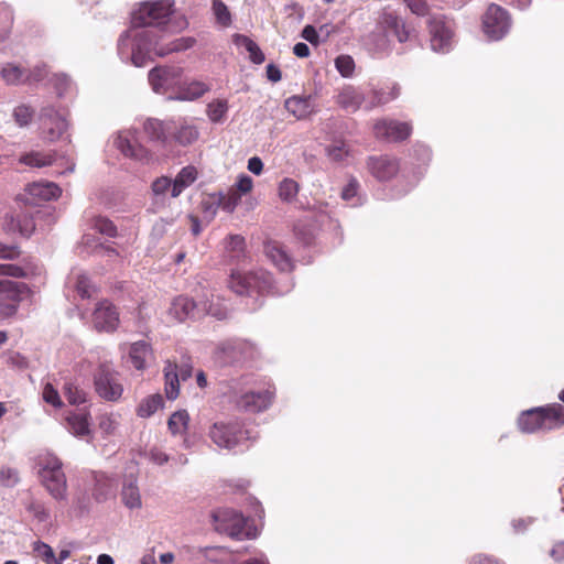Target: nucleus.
<instances>
[{"label":"nucleus","instance_id":"nucleus-1","mask_svg":"<svg viewBox=\"0 0 564 564\" xmlns=\"http://www.w3.org/2000/svg\"><path fill=\"white\" fill-rule=\"evenodd\" d=\"M174 12L173 0L148 1L132 13V26L122 32L118 39L117 51L120 59L135 67H143L154 57H163L171 53L183 52L194 46L195 39L183 36L166 41L164 34L154 29L165 24Z\"/></svg>","mask_w":564,"mask_h":564},{"label":"nucleus","instance_id":"nucleus-2","mask_svg":"<svg viewBox=\"0 0 564 564\" xmlns=\"http://www.w3.org/2000/svg\"><path fill=\"white\" fill-rule=\"evenodd\" d=\"M229 288L238 295L254 300L269 293H283L273 286L271 274L262 269L257 271L234 270L230 274Z\"/></svg>","mask_w":564,"mask_h":564},{"label":"nucleus","instance_id":"nucleus-3","mask_svg":"<svg viewBox=\"0 0 564 564\" xmlns=\"http://www.w3.org/2000/svg\"><path fill=\"white\" fill-rule=\"evenodd\" d=\"M563 425L564 405L560 403L523 411L518 419V426L523 433L546 432Z\"/></svg>","mask_w":564,"mask_h":564},{"label":"nucleus","instance_id":"nucleus-4","mask_svg":"<svg viewBox=\"0 0 564 564\" xmlns=\"http://www.w3.org/2000/svg\"><path fill=\"white\" fill-rule=\"evenodd\" d=\"M209 440L220 449L232 451L247 446L251 433L237 420L215 421L208 429Z\"/></svg>","mask_w":564,"mask_h":564},{"label":"nucleus","instance_id":"nucleus-5","mask_svg":"<svg viewBox=\"0 0 564 564\" xmlns=\"http://www.w3.org/2000/svg\"><path fill=\"white\" fill-rule=\"evenodd\" d=\"M37 466L41 484L55 500H64L67 481L61 459L54 454L46 453L39 457Z\"/></svg>","mask_w":564,"mask_h":564},{"label":"nucleus","instance_id":"nucleus-6","mask_svg":"<svg viewBox=\"0 0 564 564\" xmlns=\"http://www.w3.org/2000/svg\"><path fill=\"white\" fill-rule=\"evenodd\" d=\"M213 519L216 531L231 539H254L258 535L257 528L250 523L249 519L236 510L228 508L219 509L213 513Z\"/></svg>","mask_w":564,"mask_h":564},{"label":"nucleus","instance_id":"nucleus-7","mask_svg":"<svg viewBox=\"0 0 564 564\" xmlns=\"http://www.w3.org/2000/svg\"><path fill=\"white\" fill-rule=\"evenodd\" d=\"M249 380L247 378L235 382L231 387V401L237 409L246 412L258 413L265 411L272 403L274 390L271 387L259 391L245 390L242 384H247Z\"/></svg>","mask_w":564,"mask_h":564},{"label":"nucleus","instance_id":"nucleus-8","mask_svg":"<svg viewBox=\"0 0 564 564\" xmlns=\"http://www.w3.org/2000/svg\"><path fill=\"white\" fill-rule=\"evenodd\" d=\"M430 47L437 54H447L456 44L455 22L444 14H432L427 20Z\"/></svg>","mask_w":564,"mask_h":564},{"label":"nucleus","instance_id":"nucleus-9","mask_svg":"<svg viewBox=\"0 0 564 564\" xmlns=\"http://www.w3.org/2000/svg\"><path fill=\"white\" fill-rule=\"evenodd\" d=\"M366 166L369 174L380 183H388L395 177H398V181H400L401 175L404 173L401 172L400 160L389 154L369 156L367 159ZM401 187V183L398 182L394 197L402 196L398 194Z\"/></svg>","mask_w":564,"mask_h":564},{"label":"nucleus","instance_id":"nucleus-10","mask_svg":"<svg viewBox=\"0 0 564 564\" xmlns=\"http://www.w3.org/2000/svg\"><path fill=\"white\" fill-rule=\"evenodd\" d=\"M512 25L511 15L499 4L488 6L481 19V29L489 41H500L509 32Z\"/></svg>","mask_w":564,"mask_h":564},{"label":"nucleus","instance_id":"nucleus-11","mask_svg":"<svg viewBox=\"0 0 564 564\" xmlns=\"http://www.w3.org/2000/svg\"><path fill=\"white\" fill-rule=\"evenodd\" d=\"M410 156L412 160L411 163L414 165V170L411 174L403 173L401 175L399 182L402 187L398 192L399 195H406L419 184L432 160V151L427 145L416 143L412 147Z\"/></svg>","mask_w":564,"mask_h":564},{"label":"nucleus","instance_id":"nucleus-12","mask_svg":"<svg viewBox=\"0 0 564 564\" xmlns=\"http://www.w3.org/2000/svg\"><path fill=\"white\" fill-rule=\"evenodd\" d=\"M113 147L124 156L140 164H150L154 158L138 142L137 129H123L113 135Z\"/></svg>","mask_w":564,"mask_h":564},{"label":"nucleus","instance_id":"nucleus-13","mask_svg":"<svg viewBox=\"0 0 564 564\" xmlns=\"http://www.w3.org/2000/svg\"><path fill=\"white\" fill-rule=\"evenodd\" d=\"M97 394L106 401L116 402L123 393V386L119 380V373L108 364H102L94 377Z\"/></svg>","mask_w":564,"mask_h":564},{"label":"nucleus","instance_id":"nucleus-14","mask_svg":"<svg viewBox=\"0 0 564 564\" xmlns=\"http://www.w3.org/2000/svg\"><path fill=\"white\" fill-rule=\"evenodd\" d=\"M379 30L380 32L378 34L372 35L377 52H387L389 50V40L383 33L386 30L391 31L400 43L406 42L410 37V32L405 28L404 21L392 12H383L379 23Z\"/></svg>","mask_w":564,"mask_h":564},{"label":"nucleus","instance_id":"nucleus-15","mask_svg":"<svg viewBox=\"0 0 564 564\" xmlns=\"http://www.w3.org/2000/svg\"><path fill=\"white\" fill-rule=\"evenodd\" d=\"M182 75V67L167 65L156 66L149 72L148 79L155 94H166L181 86Z\"/></svg>","mask_w":564,"mask_h":564},{"label":"nucleus","instance_id":"nucleus-16","mask_svg":"<svg viewBox=\"0 0 564 564\" xmlns=\"http://www.w3.org/2000/svg\"><path fill=\"white\" fill-rule=\"evenodd\" d=\"M373 133L377 139L387 142H401L412 133V124L408 121L383 118L373 124Z\"/></svg>","mask_w":564,"mask_h":564},{"label":"nucleus","instance_id":"nucleus-17","mask_svg":"<svg viewBox=\"0 0 564 564\" xmlns=\"http://www.w3.org/2000/svg\"><path fill=\"white\" fill-rule=\"evenodd\" d=\"M40 119L44 139L50 142L58 140L68 128L66 115L52 106L42 108Z\"/></svg>","mask_w":564,"mask_h":564},{"label":"nucleus","instance_id":"nucleus-18","mask_svg":"<svg viewBox=\"0 0 564 564\" xmlns=\"http://www.w3.org/2000/svg\"><path fill=\"white\" fill-rule=\"evenodd\" d=\"M88 229L93 230L94 234L86 232L83 236V245L84 247H104V242L101 241H93L90 237H93L95 234H99L104 237L105 242L109 241L110 239L115 238H121L122 234L118 230L116 225L108 218L104 216H91L88 219L87 223Z\"/></svg>","mask_w":564,"mask_h":564},{"label":"nucleus","instance_id":"nucleus-19","mask_svg":"<svg viewBox=\"0 0 564 564\" xmlns=\"http://www.w3.org/2000/svg\"><path fill=\"white\" fill-rule=\"evenodd\" d=\"M91 323L98 332H115L120 323L117 307L108 300L98 302L93 312Z\"/></svg>","mask_w":564,"mask_h":564},{"label":"nucleus","instance_id":"nucleus-20","mask_svg":"<svg viewBox=\"0 0 564 564\" xmlns=\"http://www.w3.org/2000/svg\"><path fill=\"white\" fill-rule=\"evenodd\" d=\"M0 77L10 86H20L30 83L32 79H41L39 69L32 72L30 68L15 62L3 63L0 68Z\"/></svg>","mask_w":564,"mask_h":564},{"label":"nucleus","instance_id":"nucleus-21","mask_svg":"<svg viewBox=\"0 0 564 564\" xmlns=\"http://www.w3.org/2000/svg\"><path fill=\"white\" fill-rule=\"evenodd\" d=\"M369 101V88L345 85L339 89L337 95V104L349 112H356Z\"/></svg>","mask_w":564,"mask_h":564},{"label":"nucleus","instance_id":"nucleus-22","mask_svg":"<svg viewBox=\"0 0 564 564\" xmlns=\"http://www.w3.org/2000/svg\"><path fill=\"white\" fill-rule=\"evenodd\" d=\"M202 315L200 302L196 303L188 296L180 295L175 297L167 311V316L172 322H185Z\"/></svg>","mask_w":564,"mask_h":564},{"label":"nucleus","instance_id":"nucleus-23","mask_svg":"<svg viewBox=\"0 0 564 564\" xmlns=\"http://www.w3.org/2000/svg\"><path fill=\"white\" fill-rule=\"evenodd\" d=\"M165 379V395L169 400H175L180 394V378L186 380L192 376V367L184 365L177 367L176 364L167 361L163 369Z\"/></svg>","mask_w":564,"mask_h":564},{"label":"nucleus","instance_id":"nucleus-24","mask_svg":"<svg viewBox=\"0 0 564 564\" xmlns=\"http://www.w3.org/2000/svg\"><path fill=\"white\" fill-rule=\"evenodd\" d=\"M127 361L138 371L148 368L149 362L154 358L153 349L147 340H138L124 345Z\"/></svg>","mask_w":564,"mask_h":564},{"label":"nucleus","instance_id":"nucleus-25","mask_svg":"<svg viewBox=\"0 0 564 564\" xmlns=\"http://www.w3.org/2000/svg\"><path fill=\"white\" fill-rule=\"evenodd\" d=\"M62 194L61 188L53 182H34L25 188V200L37 205L42 202L57 199Z\"/></svg>","mask_w":564,"mask_h":564},{"label":"nucleus","instance_id":"nucleus-26","mask_svg":"<svg viewBox=\"0 0 564 564\" xmlns=\"http://www.w3.org/2000/svg\"><path fill=\"white\" fill-rule=\"evenodd\" d=\"M223 350L226 352L228 358L235 362H248L254 360L260 354L256 344L245 339L227 341L224 344Z\"/></svg>","mask_w":564,"mask_h":564},{"label":"nucleus","instance_id":"nucleus-27","mask_svg":"<svg viewBox=\"0 0 564 564\" xmlns=\"http://www.w3.org/2000/svg\"><path fill=\"white\" fill-rule=\"evenodd\" d=\"M4 227L10 234L30 237L35 229V224L30 214L17 213L6 219Z\"/></svg>","mask_w":564,"mask_h":564},{"label":"nucleus","instance_id":"nucleus-28","mask_svg":"<svg viewBox=\"0 0 564 564\" xmlns=\"http://www.w3.org/2000/svg\"><path fill=\"white\" fill-rule=\"evenodd\" d=\"M31 295V290L25 283L8 279L0 280V300H7L20 304Z\"/></svg>","mask_w":564,"mask_h":564},{"label":"nucleus","instance_id":"nucleus-29","mask_svg":"<svg viewBox=\"0 0 564 564\" xmlns=\"http://www.w3.org/2000/svg\"><path fill=\"white\" fill-rule=\"evenodd\" d=\"M401 88L398 84L379 89L369 88V101H366V110L389 104L400 96Z\"/></svg>","mask_w":564,"mask_h":564},{"label":"nucleus","instance_id":"nucleus-30","mask_svg":"<svg viewBox=\"0 0 564 564\" xmlns=\"http://www.w3.org/2000/svg\"><path fill=\"white\" fill-rule=\"evenodd\" d=\"M122 423V415L120 412H104L97 416V429L104 438L118 436Z\"/></svg>","mask_w":564,"mask_h":564},{"label":"nucleus","instance_id":"nucleus-31","mask_svg":"<svg viewBox=\"0 0 564 564\" xmlns=\"http://www.w3.org/2000/svg\"><path fill=\"white\" fill-rule=\"evenodd\" d=\"M90 414L87 411L70 412L66 415V427L76 437H86L91 434Z\"/></svg>","mask_w":564,"mask_h":564},{"label":"nucleus","instance_id":"nucleus-32","mask_svg":"<svg viewBox=\"0 0 564 564\" xmlns=\"http://www.w3.org/2000/svg\"><path fill=\"white\" fill-rule=\"evenodd\" d=\"M286 110L297 119L307 117L314 108L311 96H292L285 100Z\"/></svg>","mask_w":564,"mask_h":564},{"label":"nucleus","instance_id":"nucleus-33","mask_svg":"<svg viewBox=\"0 0 564 564\" xmlns=\"http://www.w3.org/2000/svg\"><path fill=\"white\" fill-rule=\"evenodd\" d=\"M197 178V171L194 166L183 167L173 180L172 197H177L181 193L192 185Z\"/></svg>","mask_w":564,"mask_h":564},{"label":"nucleus","instance_id":"nucleus-34","mask_svg":"<svg viewBox=\"0 0 564 564\" xmlns=\"http://www.w3.org/2000/svg\"><path fill=\"white\" fill-rule=\"evenodd\" d=\"M163 405L164 400L160 393L150 394L140 401L135 413L139 417L148 419L162 409Z\"/></svg>","mask_w":564,"mask_h":564},{"label":"nucleus","instance_id":"nucleus-35","mask_svg":"<svg viewBox=\"0 0 564 564\" xmlns=\"http://www.w3.org/2000/svg\"><path fill=\"white\" fill-rule=\"evenodd\" d=\"M292 249H267L265 256L280 271H291L294 268Z\"/></svg>","mask_w":564,"mask_h":564},{"label":"nucleus","instance_id":"nucleus-36","mask_svg":"<svg viewBox=\"0 0 564 564\" xmlns=\"http://www.w3.org/2000/svg\"><path fill=\"white\" fill-rule=\"evenodd\" d=\"M180 91L176 96L170 97L171 100H195L202 97L205 93L210 90V87L198 80H194L184 87H178Z\"/></svg>","mask_w":564,"mask_h":564},{"label":"nucleus","instance_id":"nucleus-37","mask_svg":"<svg viewBox=\"0 0 564 564\" xmlns=\"http://www.w3.org/2000/svg\"><path fill=\"white\" fill-rule=\"evenodd\" d=\"M20 163L32 167H45L56 161L55 152L32 151L20 158Z\"/></svg>","mask_w":564,"mask_h":564},{"label":"nucleus","instance_id":"nucleus-38","mask_svg":"<svg viewBox=\"0 0 564 564\" xmlns=\"http://www.w3.org/2000/svg\"><path fill=\"white\" fill-rule=\"evenodd\" d=\"M143 131L151 141L165 142L166 131L170 129L163 121L148 118L142 123Z\"/></svg>","mask_w":564,"mask_h":564},{"label":"nucleus","instance_id":"nucleus-39","mask_svg":"<svg viewBox=\"0 0 564 564\" xmlns=\"http://www.w3.org/2000/svg\"><path fill=\"white\" fill-rule=\"evenodd\" d=\"M26 512L32 517L34 521L41 524L51 523V512L46 506L39 500L30 499L24 502Z\"/></svg>","mask_w":564,"mask_h":564},{"label":"nucleus","instance_id":"nucleus-40","mask_svg":"<svg viewBox=\"0 0 564 564\" xmlns=\"http://www.w3.org/2000/svg\"><path fill=\"white\" fill-rule=\"evenodd\" d=\"M189 425V414L186 410H178L171 414L167 421L169 431L173 435H184Z\"/></svg>","mask_w":564,"mask_h":564},{"label":"nucleus","instance_id":"nucleus-41","mask_svg":"<svg viewBox=\"0 0 564 564\" xmlns=\"http://www.w3.org/2000/svg\"><path fill=\"white\" fill-rule=\"evenodd\" d=\"M121 498L129 509H139L142 506L140 491L134 480H129L123 485Z\"/></svg>","mask_w":564,"mask_h":564},{"label":"nucleus","instance_id":"nucleus-42","mask_svg":"<svg viewBox=\"0 0 564 564\" xmlns=\"http://www.w3.org/2000/svg\"><path fill=\"white\" fill-rule=\"evenodd\" d=\"M326 155L333 162L343 163L349 158L350 150L344 140L337 139L326 147Z\"/></svg>","mask_w":564,"mask_h":564},{"label":"nucleus","instance_id":"nucleus-43","mask_svg":"<svg viewBox=\"0 0 564 564\" xmlns=\"http://www.w3.org/2000/svg\"><path fill=\"white\" fill-rule=\"evenodd\" d=\"M360 184L356 177H350L348 183L341 191V198L346 200L349 205L356 207L364 204V198L359 194Z\"/></svg>","mask_w":564,"mask_h":564},{"label":"nucleus","instance_id":"nucleus-44","mask_svg":"<svg viewBox=\"0 0 564 564\" xmlns=\"http://www.w3.org/2000/svg\"><path fill=\"white\" fill-rule=\"evenodd\" d=\"M206 560L219 564H229L232 562V553L224 546H209L200 550Z\"/></svg>","mask_w":564,"mask_h":564},{"label":"nucleus","instance_id":"nucleus-45","mask_svg":"<svg viewBox=\"0 0 564 564\" xmlns=\"http://www.w3.org/2000/svg\"><path fill=\"white\" fill-rule=\"evenodd\" d=\"M69 280H74L75 289L82 299H90L96 292V286L90 282L85 273L73 272Z\"/></svg>","mask_w":564,"mask_h":564},{"label":"nucleus","instance_id":"nucleus-46","mask_svg":"<svg viewBox=\"0 0 564 564\" xmlns=\"http://www.w3.org/2000/svg\"><path fill=\"white\" fill-rule=\"evenodd\" d=\"M236 44L243 47L249 53V58L254 64H261L264 62V54L256 42L245 35L236 36Z\"/></svg>","mask_w":564,"mask_h":564},{"label":"nucleus","instance_id":"nucleus-47","mask_svg":"<svg viewBox=\"0 0 564 564\" xmlns=\"http://www.w3.org/2000/svg\"><path fill=\"white\" fill-rule=\"evenodd\" d=\"M228 101L226 99H215L207 105L208 119L214 123H220L225 120L228 112Z\"/></svg>","mask_w":564,"mask_h":564},{"label":"nucleus","instance_id":"nucleus-48","mask_svg":"<svg viewBox=\"0 0 564 564\" xmlns=\"http://www.w3.org/2000/svg\"><path fill=\"white\" fill-rule=\"evenodd\" d=\"M64 395L72 405H80L87 401V392L74 382L65 383Z\"/></svg>","mask_w":564,"mask_h":564},{"label":"nucleus","instance_id":"nucleus-49","mask_svg":"<svg viewBox=\"0 0 564 564\" xmlns=\"http://www.w3.org/2000/svg\"><path fill=\"white\" fill-rule=\"evenodd\" d=\"M199 132L193 124L183 123L175 132L174 138L176 142L182 145H187L195 142L198 139Z\"/></svg>","mask_w":564,"mask_h":564},{"label":"nucleus","instance_id":"nucleus-50","mask_svg":"<svg viewBox=\"0 0 564 564\" xmlns=\"http://www.w3.org/2000/svg\"><path fill=\"white\" fill-rule=\"evenodd\" d=\"M299 189H300V186H299L297 182H295L292 178H288V177L283 178L280 182L279 188H278L279 197L283 202L291 203L296 197Z\"/></svg>","mask_w":564,"mask_h":564},{"label":"nucleus","instance_id":"nucleus-51","mask_svg":"<svg viewBox=\"0 0 564 564\" xmlns=\"http://www.w3.org/2000/svg\"><path fill=\"white\" fill-rule=\"evenodd\" d=\"M212 296V300H206V301H200V305H202V314L206 313V314H209L214 317H216L217 319H224L227 317L228 315V310L227 307L219 303V302H214V297L215 295L212 293L210 294Z\"/></svg>","mask_w":564,"mask_h":564},{"label":"nucleus","instance_id":"nucleus-52","mask_svg":"<svg viewBox=\"0 0 564 564\" xmlns=\"http://www.w3.org/2000/svg\"><path fill=\"white\" fill-rule=\"evenodd\" d=\"M33 551L45 564H59V561H56L53 549L48 544L36 541L33 543Z\"/></svg>","mask_w":564,"mask_h":564},{"label":"nucleus","instance_id":"nucleus-53","mask_svg":"<svg viewBox=\"0 0 564 564\" xmlns=\"http://www.w3.org/2000/svg\"><path fill=\"white\" fill-rule=\"evenodd\" d=\"M213 12L217 20V23H219L221 26H229L231 23V14L229 12L228 7L221 0H214L213 1Z\"/></svg>","mask_w":564,"mask_h":564},{"label":"nucleus","instance_id":"nucleus-54","mask_svg":"<svg viewBox=\"0 0 564 564\" xmlns=\"http://www.w3.org/2000/svg\"><path fill=\"white\" fill-rule=\"evenodd\" d=\"M335 67L343 77H351L355 72V61L350 55H339L335 59Z\"/></svg>","mask_w":564,"mask_h":564},{"label":"nucleus","instance_id":"nucleus-55","mask_svg":"<svg viewBox=\"0 0 564 564\" xmlns=\"http://www.w3.org/2000/svg\"><path fill=\"white\" fill-rule=\"evenodd\" d=\"M20 481L19 473L15 468L3 466L0 468V486L12 488Z\"/></svg>","mask_w":564,"mask_h":564},{"label":"nucleus","instance_id":"nucleus-56","mask_svg":"<svg viewBox=\"0 0 564 564\" xmlns=\"http://www.w3.org/2000/svg\"><path fill=\"white\" fill-rule=\"evenodd\" d=\"M53 86L59 97L73 90L74 84L66 74H56L53 78Z\"/></svg>","mask_w":564,"mask_h":564},{"label":"nucleus","instance_id":"nucleus-57","mask_svg":"<svg viewBox=\"0 0 564 564\" xmlns=\"http://www.w3.org/2000/svg\"><path fill=\"white\" fill-rule=\"evenodd\" d=\"M13 117L20 127H25L33 117V110L26 105H20L14 108Z\"/></svg>","mask_w":564,"mask_h":564},{"label":"nucleus","instance_id":"nucleus-58","mask_svg":"<svg viewBox=\"0 0 564 564\" xmlns=\"http://www.w3.org/2000/svg\"><path fill=\"white\" fill-rule=\"evenodd\" d=\"M241 195L238 194L232 188L229 189L228 194L226 196H223L219 200V204L221 205L223 209L227 213H232L236 207L238 206L240 202Z\"/></svg>","mask_w":564,"mask_h":564},{"label":"nucleus","instance_id":"nucleus-59","mask_svg":"<svg viewBox=\"0 0 564 564\" xmlns=\"http://www.w3.org/2000/svg\"><path fill=\"white\" fill-rule=\"evenodd\" d=\"M409 10L417 17H426L430 13V6L425 0H403Z\"/></svg>","mask_w":564,"mask_h":564},{"label":"nucleus","instance_id":"nucleus-60","mask_svg":"<svg viewBox=\"0 0 564 564\" xmlns=\"http://www.w3.org/2000/svg\"><path fill=\"white\" fill-rule=\"evenodd\" d=\"M0 275L24 278L26 276V272L22 267L18 264L0 263Z\"/></svg>","mask_w":564,"mask_h":564},{"label":"nucleus","instance_id":"nucleus-61","mask_svg":"<svg viewBox=\"0 0 564 564\" xmlns=\"http://www.w3.org/2000/svg\"><path fill=\"white\" fill-rule=\"evenodd\" d=\"M173 181L169 177H160L152 184V191L155 196L164 195L167 192L172 193Z\"/></svg>","mask_w":564,"mask_h":564},{"label":"nucleus","instance_id":"nucleus-62","mask_svg":"<svg viewBox=\"0 0 564 564\" xmlns=\"http://www.w3.org/2000/svg\"><path fill=\"white\" fill-rule=\"evenodd\" d=\"M1 14L3 18V23H4L1 40L4 41L9 37L11 26L13 24V20H14L13 10L9 6H3L2 10H1Z\"/></svg>","mask_w":564,"mask_h":564},{"label":"nucleus","instance_id":"nucleus-63","mask_svg":"<svg viewBox=\"0 0 564 564\" xmlns=\"http://www.w3.org/2000/svg\"><path fill=\"white\" fill-rule=\"evenodd\" d=\"M252 178L247 174H240L232 189L236 191L238 194L242 195L249 193L252 189Z\"/></svg>","mask_w":564,"mask_h":564},{"label":"nucleus","instance_id":"nucleus-64","mask_svg":"<svg viewBox=\"0 0 564 564\" xmlns=\"http://www.w3.org/2000/svg\"><path fill=\"white\" fill-rule=\"evenodd\" d=\"M43 399L46 403H50L55 408H59L62 405L59 394L51 383L45 384L43 389Z\"/></svg>","mask_w":564,"mask_h":564}]
</instances>
